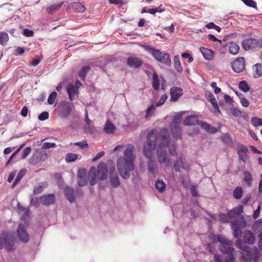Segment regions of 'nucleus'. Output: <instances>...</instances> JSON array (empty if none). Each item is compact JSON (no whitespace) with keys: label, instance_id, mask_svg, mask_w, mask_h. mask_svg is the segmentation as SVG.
<instances>
[{"label":"nucleus","instance_id":"obj_1","mask_svg":"<svg viewBox=\"0 0 262 262\" xmlns=\"http://www.w3.org/2000/svg\"><path fill=\"white\" fill-rule=\"evenodd\" d=\"M135 147L131 144L126 146L123 152V156L120 157L117 160V168L120 176L124 179L130 177V172L134 170V160L135 156L134 154Z\"/></svg>","mask_w":262,"mask_h":262},{"label":"nucleus","instance_id":"obj_2","mask_svg":"<svg viewBox=\"0 0 262 262\" xmlns=\"http://www.w3.org/2000/svg\"><path fill=\"white\" fill-rule=\"evenodd\" d=\"M157 135L155 131L150 132L147 135L146 143L144 146L143 153L148 159V170L154 176H156V170L157 169V163L151 159L152 151L156 148L157 145Z\"/></svg>","mask_w":262,"mask_h":262},{"label":"nucleus","instance_id":"obj_3","mask_svg":"<svg viewBox=\"0 0 262 262\" xmlns=\"http://www.w3.org/2000/svg\"><path fill=\"white\" fill-rule=\"evenodd\" d=\"M159 138L161 141L157 151L158 161L161 164H164L166 167H168L170 165V161L167 157L166 151L165 148L168 146L170 142L168 130L166 128L161 129L159 134Z\"/></svg>","mask_w":262,"mask_h":262},{"label":"nucleus","instance_id":"obj_4","mask_svg":"<svg viewBox=\"0 0 262 262\" xmlns=\"http://www.w3.org/2000/svg\"><path fill=\"white\" fill-rule=\"evenodd\" d=\"M244 207L242 205H239L236 207L233 208L232 210L228 212V215L230 219H235L233 222H245V218L242 213L243 212Z\"/></svg>","mask_w":262,"mask_h":262},{"label":"nucleus","instance_id":"obj_5","mask_svg":"<svg viewBox=\"0 0 262 262\" xmlns=\"http://www.w3.org/2000/svg\"><path fill=\"white\" fill-rule=\"evenodd\" d=\"M152 56L157 61L162 63L163 64L170 66L171 62L169 55L166 53H163L159 50L153 51Z\"/></svg>","mask_w":262,"mask_h":262},{"label":"nucleus","instance_id":"obj_6","mask_svg":"<svg viewBox=\"0 0 262 262\" xmlns=\"http://www.w3.org/2000/svg\"><path fill=\"white\" fill-rule=\"evenodd\" d=\"M182 116L181 114L176 115L173 119V125L171 127V133L173 138L176 139L181 138V129L179 125L181 123Z\"/></svg>","mask_w":262,"mask_h":262},{"label":"nucleus","instance_id":"obj_7","mask_svg":"<svg viewBox=\"0 0 262 262\" xmlns=\"http://www.w3.org/2000/svg\"><path fill=\"white\" fill-rule=\"evenodd\" d=\"M246 222H231V225L232 230H233V236L239 238L242 236V230L241 229L244 228L245 226Z\"/></svg>","mask_w":262,"mask_h":262},{"label":"nucleus","instance_id":"obj_8","mask_svg":"<svg viewBox=\"0 0 262 262\" xmlns=\"http://www.w3.org/2000/svg\"><path fill=\"white\" fill-rule=\"evenodd\" d=\"M233 70L236 73H240L244 71L245 68V59L244 57H238L232 63Z\"/></svg>","mask_w":262,"mask_h":262},{"label":"nucleus","instance_id":"obj_9","mask_svg":"<svg viewBox=\"0 0 262 262\" xmlns=\"http://www.w3.org/2000/svg\"><path fill=\"white\" fill-rule=\"evenodd\" d=\"M17 231L20 240L22 242L26 243L29 242V235L27 233L24 225L19 224L18 225Z\"/></svg>","mask_w":262,"mask_h":262},{"label":"nucleus","instance_id":"obj_10","mask_svg":"<svg viewBox=\"0 0 262 262\" xmlns=\"http://www.w3.org/2000/svg\"><path fill=\"white\" fill-rule=\"evenodd\" d=\"M170 101L176 102L183 95V89L177 86H173L170 89Z\"/></svg>","mask_w":262,"mask_h":262},{"label":"nucleus","instance_id":"obj_11","mask_svg":"<svg viewBox=\"0 0 262 262\" xmlns=\"http://www.w3.org/2000/svg\"><path fill=\"white\" fill-rule=\"evenodd\" d=\"M127 64L130 68H139L143 64V61L136 57L129 56L126 60Z\"/></svg>","mask_w":262,"mask_h":262},{"label":"nucleus","instance_id":"obj_12","mask_svg":"<svg viewBox=\"0 0 262 262\" xmlns=\"http://www.w3.org/2000/svg\"><path fill=\"white\" fill-rule=\"evenodd\" d=\"M108 171L106 166L104 163H100L97 167V177L100 180L107 178Z\"/></svg>","mask_w":262,"mask_h":262},{"label":"nucleus","instance_id":"obj_13","mask_svg":"<svg viewBox=\"0 0 262 262\" xmlns=\"http://www.w3.org/2000/svg\"><path fill=\"white\" fill-rule=\"evenodd\" d=\"M248 152V149L243 144L239 145L237 149V152L239 158L244 162H246L248 160L249 157L247 155Z\"/></svg>","mask_w":262,"mask_h":262},{"label":"nucleus","instance_id":"obj_14","mask_svg":"<svg viewBox=\"0 0 262 262\" xmlns=\"http://www.w3.org/2000/svg\"><path fill=\"white\" fill-rule=\"evenodd\" d=\"M40 201L43 205L49 206L54 204L55 196L53 194H44L40 196Z\"/></svg>","mask_w":262,"mask_h":262},{"label":"nucleus","instance_id":"obj_15","mask_svg":"<svg viewBox=\"0 0 262 262\" xmlns=\"http://www.w3.org/2000/svg\"><path fill=\"white\" fill-rule=\"evenodd\" d=\"M77 183L79 186H84L87 184L86 171L85 169H80L78 171Z\"/></svg>","mask_w":262,"mask_h":262},{"label":"nucleus","instance_id":"obj_16","mask_svg":"<svg viewBox=\"0 0 262 262\" xmlns=\"http://www.w3.org/2000/svg\"><path fill=\"white\" fill-rule=\"evenodd\" d=\"M258 41L253 38L246 39L242 41V45L244 49L246 50H249L251 48H254L257 46Z\"/></svg>","mask_w":262,"mask_h":262},{"label":"nucleus","instance_id":"obj_17","mask_svg":"<svg viewBox=\"0 0 262 262\" xmlns=\"http://www.w3.org/2000/svg\"><path fill=\"white\" fill-rule=\"evenodd\" d=\"M243 240L245 244L253 245L255 241V236L251 231L245 230L243 233Z\"/></svg>","mask_w":262,"mask_h":262},{"label":"nucleus","instance_id":"obj_18","mask_svg":"<svg viewBox=\"0 0 262 262\" xmlns=\"http://www.w3.org/2000/svg\"><path fill=\"white\" fill-rule=\"evenodd\" d=\"M183 123L186 126L195 125L199 124V121L197 116L190 115L185 118Z\"/></svg>","mask_w":262,"mask_h":262},{"label":"nucleus","instance_id":"obj_19","mask_svg":"<svg viewBox=\"0 0 262 262\" xmlns=\"http://www.w3.org/2000/svg\"><path fill=\"white\" fill-rule=\"evenodd\" d=\"M200 51L202 54L204 58L207 60H211L214 57V52L212 50L204 48L201 47Z\"/></svg>","mask_w":262,"mask_h":262},{"label":"nucleus","instance_id":"obj_20","mask_svg":"<svg viewBox=\"0 0 262 262\" xmlns=\"http://www.w3.org/2000/svg\"><path fill=\"white\" fill-rule=\"evenodd\" d=\"M225 245H221L219 247V250L222 254L225 255L226 253L230 251H233L234 249L233 247V242L230 241Z\"/></svg>","mask_w":262,"mask_h":262},{"label":"nucleus","instance_id":"obj_21","mask_svg":"<svg viewBox=\"0 0 262 262\" xmlns=\"http://www.w3.org/2000/svg\"><path fill=\"white\" fill-rule=\"evenodd\" d=\"M64 2H62L58 4H53L48 6L46 9V12L49 14L53 15L55 12L61 8Z\"/></svg>","mask_w":262,"mask_h":262},{"label":"nucleus","instance_id":"obj_22","mask_svg":"<svg viewBox=\"0 0 262 262\" xmlns=\"http://www.w3.org/2000/svg\"><path fill=\"white\" fill-rule=\"evenodd\" d=\"M64 192L66 198L69 202H74L76 201L73 189L69 187H66L64 189Z\"/></svg>","mask_w":262,"mask_h":262},{"label":"nucleus","instance_id":"obj_23","mask_svg":"<svg viewBox=\"0 0 262 262\" xmlns=\"http://www.w3.org/2000/svg\"><path fill=\"white\" fill-rule=\"evenodd\" d=\"M201 127L206 132L211 134H214L217 132V129L214 127H212L211 125L206 122L201 121L199 124Z\"/></svg>","mask_w":262,"mask_h":262},{"label":"nucleus","instance_id":"obj_24","mask_svg":"<svg viewBox=\"0 0 262 262\" xmlns=\"http://www.w3.org/2000/svg\"><path fill=\"white\" fill-rule=\"evenodd\" d=\"M116 129L115 126L110 120H107L104 126V130L106 134H113Z\"/></svg>","mask_w":262,"mask_h":262},{"label":"nucleus","instance_id":"obj_25","mask_svg":"<svg viewBox=\"0 0 262 262\" xmlns=\"http://www.w3.org/2000/svg\"><path fill=\"white\" fill-rule=\"evenodd\" d=\"M48 184L46 182L39 183L36 184L33 188V193L37 194L42 192L45 188L47 187Z\"/></svg>","mask_w":262,"mask_h":262},{"label":"nucleus","instance_id":"obj_26","mask_svg":"<svg viewBox=\"0 0 262 262\" xmlns=\"http://www.w3.org/2000/svg\"><path fill=\"white\" fill-rule=\"evenodd\" d=\"M235 245L236 248L244 251V252L250 253H251V248L248 246L245 245L243 243V242L241 239H238L236 241L235 243Z\"/></svg>","mask_w":262,"mask_h":262},{"label":"nucleus","instance_id":"obj_27","mask_svg":"<svg viewBox=\"0 0 262 262\" xmlns=\"http://www.w3.org/2000/svg\"><path fill=\"white\" fill-rule=\"evenodd\" d=\"M67 91L69 99L71 100V101H73L74 99V97L75 96L76 92L78 91V90L75 89V87L73 84H70L68 85Z\"/></svg>","mask_w":262,"mask_h":262},{"label":"nucleus","instance_id":"obj_28","mask_svg":"<svg viewBox=\"0 0 262 262\" xmlns=\"http://www.w3.org/2000/svg\"><path fill=\"white\" fill-rule=\"evenodd\" d=\"M254 77L259 78L262 76V64L256 63L253 66Z\"/></svg>","mask_w":262,"mask_h":262},{"label":"nucleus","instance_id":"obj_29","mask_svg":"<svg viewBox=\"0 0 262 262\" xmlns=\"http://www.w3.org/2000/svg\"><path fill=\"white\" fill-rule=\"evenodd\" d=\"M152 86L155 90H158L160 87V81L156 72H154L152 78Z\"/></svg>","mask_w":262,"mask_h":262},{"label":"nucleus","instance_id":"obj_30","mask_svg":"<svg viewBox=\"0 0 262 262\" xmlns=\"http://www.w3.org/2000/svg\"><path fill=\"white\" fill-rule=\"evenodd\" d=\"M229 49L230 52L233 55H236L239 51L238 45L234 42L229 43Z\"/></svg>","mask_w":262,"mask_h":262},{"label":"nucleus","instance_id":"obj_31","mask_svg":"<svg viewBox=\"0 0 262 262\" xmlns=\"http://www.w3.org/2000/svg\"><path fill=\"white\" fill-rule=\"evenodd\" d=\"M244 181L246 183L247 186L250 187L252 185L253 178L251 173L248 171H244Z\"/></svg>","mask_w":262,"mask_h":262},{"label":"nucleus","instance_id":"obj_32","mask_svg":"<svg viewBox=\"0 0 262 262\" xmlns=\"http://www.w3.org/2000/svg\"><path fill=\"white\" fill-rule=\"evenodd\" d=\"M110 182L111 185L114 187H117L119 186L120 184L118 176L117 174H111Z\"/></svg>","mask_w":262,"mask_h":262},{"label":"nucleus","instance_id":"obj_33","mask_svg":"<svg viewBox=\"0 0 262 262\" xmlns=\"http://www.w3.org/2000/svg\"><path fill=\"white\" fill-rule=\"evenodd\" d=\"M174 66L177 72L181 73L183 69L181 64L180 58L179 55H176L174 57Z\"/></svg>","mask_w":262,"mask_h":262},{"label":"nucleus","instance_id":"obj_34","mask_svg":"<svg viewBox=\"0 0 262 262\" xmlns=\"http://www.w3.org/2000/svg\"><path fill=\"white\" fill-rule=\"evenodd\" d=\"M26 172V169H21L18 173L17 174L14 182H13L12 187L14 188V186L20 181V180L22 179V178L25 176Z\"/></svg>","mask_w":262,"mask_h":262},{"label":"nucleus","instance_id":"obj_35","mask_svg":"<svg viewBox=\"0 0 262 262\" xmlns=\"http://www.w3.org/2000/svg\"><path fill=\"white\" fill-rule=\"evenodd\" d=\"M72 6L74 10L78 12H83L85 9L84 6L80 3L74 2Z\"/></svg>","mask_w":262,"mask_h":262},{"label":"nucleus","instance_id":"obj_36","mask_svg":"<svg viewBox=\"0 0 262 262\" xmlns=\"http://www.w3.org/2000/svg\"><path fill=\"white\" fill-rule=\"evenodd\" d=\"M243 194V190L240 186L236 187L233 192V195L236 199H240Z\"/></svg>","mask_w":262,"mask_h":262},{"label":"nucleus","instance_id":"obj_37","mask_svg":"<svg viewBox=\"0 0 262 262\" xmlns=\"http://www.w3.org/2000/svg\"><path fill=\"white\" fill-rule=\"evenodd\" d=\"M9 40V36L7 33L0 32V44L3 46H5Z\"/></svg>","mask_w":262,"mask_h":262},{"label":"nucleus","instance_id":"obj_38","mask_svg":"<svg viewBox=\"0 0 262 262\" xmlns=\"http://www.w3.org/2000/svg\"><path fill=\"white\" fill-rule=\"evenodd\" d=\"M91 68L89 66H85L83 67L79 72V77L82 80H84L87 73L90 71Z\"/></svg>","mask_w":262,"mask_h":262},{"label":"nucleus","instance_id":"obj_39","mask_svg":"<svg viewBox=\"0 0 262 262\" xmlns=\"http://www.w3.org/2000/svg\"><path fill=\"white\" fill-rule=\"evenodd\" d=\"M78 157L77 154L68 153L65 157V161L68 163L75 162L78 159Z\"/></svg>","mask_w":262,"mask_h":262},{"label":"nucleus","instance_id":"obj_40","mask_svg":"<svg viewBox=\"0 0 262 262\" xmlns=\"http://www.w3.org/2000/svg\"><path fill=\"white\" fill-rule=\"evenodd\" d=\"M155 186L160 192H163L166 189V184L163 181L160 180L157 181L156 182Z\"/></svg>","mask_w":262,"mask_h":262},{"label":"nucleus","instance_id":"obj_41","mask_svg":"<svg viewBox=\"0 0 262 262\" xmlns=\"http://www.w3.org/2000/svg\"><path fill=\"white\" fill-rule=\"evenodd\" d=\"M235 250L233 251H230L226 253L227 256L225 257V262H234L235 259Z\"/></svg>","mask_w":262,"mask_h":262},{"label":"nucleus","instance_id":"obj_42","mask_svg":"<svg viewBox=\"0 0 262 262\" xmlns=\"http://www.w3.org/2000/svg\"><path fill=\"white\" fill-rule=\"evenodd\" d=\"M156 110V106L152 104L149 107H148L146 111L145 118L146 119H149L151 115L154 114V112Z\"/></svg>","mask_w":262,"mask_h":262},{"label":"nucleus","instance_id":"obj_43","mask_svg":"<svg viewBox=\"0 0 262 262\" xmlns=\"http://www.w3.org/2000/svg\"><path fill=\"white\" fill-rule=\"evenodd\" d=\"M205 97L207 98V100L210 102L212 104H216V99L213 94L207 91L205 92Z\"/></svg>","mask_w":262,"mask_h":262},{"label":"nucleus","instance_id":"obj_44","mask_svg":"<svg viewBox=\"0 0 262 262\" xmlns=\"http://www.w3.org/2000/svg\"><path fill=\"white\" fill-rule=\"evenodd\" d=\"M239 88L244 92H247L250 90L248 83L245 81H241L239 83Z\"/></svg>","mask_w":262,"mask_h":262},{"label":"nucleus","instance_id":"obj_45","mask_svg":"<svg viewBox=\"0 0 262 262\" xmlns=\"http://www.w3.org/2000/svg\"><path fill=\"white\" fill-rule=\"evenodd\" d=\"M183 162L182 161V158H180L179 160L175 162L173 164V168L174 170L177 172H179L180 171V167L181 166H182V167L185 168V167L183 166Z\"/></svg>","mask_w":262,"mask_h":262},{"label":"nucleus","instance_id":"obj_46","mask_svg":"<svg viewBox=\"0 0 262 262\" xmlns=\"http://www.w3.org/2000/svg\"><path fill=\"white\" fill-rule=\"evenodd\" d=\"M230 217L227 214H221L219 215V220L222 223H229L230 221Z\"/></svg>","mask_w":262,"mask_h":262},{"label":"nucleus","instance_id":"obj_47","mask_svg":"<svg viewBox=\"0 0 262 262\" xmlns=\"http://www.w3.org/2000/svg\"><path fill=\"white\" fill-rule=\"evenodd\" d=\"M216 240L221 243V245H225L226 243H229L228 242L230 241L226 238V237L222 235H217L216 236Z\"/></svg>","mask_w":262,"mask_h":262},{"label":"nucleus","instance_id":"obj_48","mask_svg":"<svg viewBox=\"0 0 262 262\" xmlns=\"http://www.w3.org/2000/svg\"><path fill=\"white\" fill-rule=\"evenodd\" d=\"M252 124L255 126H262V119L257 117H254L251 119Z\"/></svg>","mask_w":262,"mask_h":262},{"label":"nucleus","instance_id":"obj_49","mask_svg":"<svg viewBox=\"0 0 262 262\" xmlns=\"http://www.w3.org/2000/svg\"><path fill=\"white\" fill-rule=\"evenodd\" d=\"M205 26L207 28H208L209 29H213L216 30L219 32H220L221 31V28L219 26L216 25L213 23H209L206 24Z\"/></svg>","mask_w":262,"mask_h":262},{"label":"nucleus","instance_id":"obj_50","mask_svg":"<svg viewBox=\"0 0 262 262\" xmlns=\"http://www.w3.org/2000/svg\"><path fill=\"white\" fill-rule=\"evenodd\" d=\"M57 97V93L55 92H52L49 96L48 99V102L50 104H53L54 103L55 100Z\"/></svg>","mask_w":262,"mask_h":262},{"label":"nucleus","instance_id":"obj_51","mask_svg":"<svg viewBox=\"0 0 262 262\" xmlns=\"http://www.w3.org/2000/svg\"><path fill=\"white\" fill-rule=\"evenodd\" d=\"M76 146L80 147L81 148H88V144L86 140H82L80 142H77L74 143Z\"/></svg>","mask_w":262,"mask_h":262},{"label":"nucleus","instance_id":"obj_52","mask_svg":"<svg viewBox=\"0 0 262 262\" xmlns=\"http://www.w3.org/2000/svg\"><path fill=\"white\" fill-rule=\"evenodd\" d=\"M244 3L247 6L252 7L255 8L256 7V3L253 0H242Z\"/></svg>","mask_w":262,"mask_h":262},{"label":"nucleus","instance_id":"obj_53","mask_svg":"<svg viewBox=\"0 0 262 262\" xmlns=\"http://www.w3.org/2000/svg\"><path fill=\"white\" fill-rule=\"evenodd\" d=\"M167 99V96L166 94L163 95L161 97L159 101L156 103L157 106H160L162 105L166 100Z\"/></svg>","mask_w":262,"mask_h":262},{"label":"nucleus","instance_id":"obj_54","mask_svg":"<svg viewBox=\"0 0 262 262\" xmlns=\"http://www.w3.org/2000/svg\"><path fill=\"white\" fill-rule=\"evenodd\" d=\"M56 146V145L54 143L45 142L43 143L42 148L46 149L50 148H54Z\"/></svg>","mask_w":262,"mask_h":262},{"label":"nucleus","instance_id":"obj_55","mask_svg":"<svg viewBox=\"0 0 262 262\" xmlns=\"http://www.w3.org/2000/svg\"><path fill=\"white\" fill-rule=\"evenodd\" d=\"M89 176L90 179L96 178V170L94 167H92L90 168L89 172Z\"/></svg>","mask_w":262,"mask_h":262},{"label":"nucleus","instance_id":"obj_56","mask_svg":"<svg viewBox=\"0 0 262 262\" xmlns=\"http://www.w3.org/2000/svg\"><path fill=\"white\" fill-rule=\"evenodd\" d=\"M31 151V148L30 147H26L23 152L21 158L24 159H26L27 156H29V155L30 154Z\"/></svg>","mask_w":262,"mask_h":262},{"label":"nucleus","instance_id":"obj_57","mask_svg":"<svg viewBox=\"0 0 262 262\" xmlns=\"http://www.w3.org/2000/svg\"><path fill=\"white\" fill-rule=\"evenodd\" d=\"M49 118V113L47 112H43L38 116V119L40 121H43Z\"/></svg>","mask_w":262,"mask_h":262},{"label":"nucleus","instance_id":"obj_58","mask_svg":"<svg viewBox=\"0 0 262 262\" xmlns=\"http://www.w3.org/2000/svg\"><path fill=\"white\" fill-rule=\"evenodd\" d=\"M211 86L213 89H214V92L215 94H217L221 92V89L217 86L216 83L215 82H211Z\"/></svg>","mask_w":262,"mask_h":262},{"label":"nucleus","instance_id":"obj_59","mask_svg":"<svg viewBox=\"0 0 262 262\" xmlns=\"http://www.w3.org/2000/svg\"><path fill=\"white\" fill-rule=\"evenodd\" d=\"M23 34L26 37H31L33 35L34 32L32 30L26 28L23 30Z\"/></svg>","mask_w":262,"mask_h":262},{"label":"nucleus","instance_id":"obj_60","mask_svg":"<svg viewBox=\"0 0 262 262\" xmlns=\"http://www.w3.org/2000/svg\"><path fill=\"white\" fill-rule=\"evenodd\" d=\"M231 114L235 117L238 116L241 114V112L236 108L231 107L230 108Z\"/></svg>","mask_w":262,"mask_h":262},{"label":"nucleus","instance_id":"obj_61","mask_svg":"<svg viewBox=\"0 0 262 262\" xmlns=\"http://www.w3.org/2000/svg\"><path fill=\"white\" fill-rule=\"evenodd\" d=\"M261 209L260 205H258L256 210L254 211V213L253 214V217L254 219H257L259 216Z\"/></svg>","mask_w":262,"mask_h":262},{"label":"nucleus","instance_id":"obj_62","mask_svg":"<svg viewBox=\"0 0 262 262\" xmlns=\"http://www.w3.org/2000/svg\"><path fill=\"white\" fill-rule=\"evenodd\" d=\"M190 191L191 194L194 197H197L198 196V193L197 192L196 186L194 185H192L190 188Z\"/></svg>","mask_w":262,"mask_h":262},{"label":"nucleus","instance_id":"obj_63","mask_svg":"<svg viewBox=\"0 0 262 262\" xmlns=\"http://www.w3.org/2000/svg\"><path fill=\"white\" fill-rule=\"evenodd\" d=\"M207 38L211 41L214 42L218 41L220 44H221V40H219L217 38L212 34H209L207 35Z\"/></svg>","mask_w":262,"mask_h":262},{"label":"nucleus","instance_id":"obj_64","mask_svg":"<svg viewBox=\"0 0 262 262\" xmlns=\"http://www.w3.org/2000/svg\"><path fill=\"white\" fill-rule=\"evenodd\" d=\"M240 102L244 107H248L249 105V101L245 98H241Z\"/></svg>","mask_w":262,"mask_h":262}]
</instances>
